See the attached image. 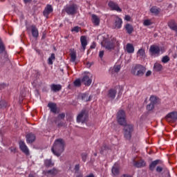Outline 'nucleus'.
Wrapping results in <instances>:
<instances>
[{"mask_svg": "<svg viewBox=\"0 0 177 177\" xmlns=\"http://www.w3.org/2000/svg\"><path fill=\"white\" fill-rule=\"evenodd\" d=\"M117 121L119 125L124 127V136L127 140H131L132 138V132H133V124H127V115L125 111L120 110L117 114Z\"/></svg>", "mask_w": 177, "mask_h": 177, "instance_id": "1", "label": "nucleus"}, {"mask_svg": "<svg viewBox=\"0 0 177 177\" xmlns=\"http://www.w3.org/2000/svg\"><path fill=\"white\" fill-rule=\"evenodd\" d=\"M66 147V142L63 138H58L55 140L54 144L51 148V151L55 156L57 157H60L62 153L64 151V148Z\"/></svg>", "mask_w": 177, "mask_h": 177, "instance_id": "2", "label": "nucleus"}, {"mask_svg": "<svg viewBox=\"0 0 177 177\" xmlns=\"http://www.w3.org/2000/svg\"><path fill=\"white\" fill-rule=\"evenodd\" d=\"M146 73V68L140 64H136L131 68V74L136 77H143Z\"/></svg>", "mask_w": 177, "mask_h": 177, "instance_id": "3", "label": "nucleus"}, {"mask_svg": "<svg viewBox=\"0 0 177 177\" xmlns=\"http://www.w3.org/2000/svg\"><path fill=\"white\" fill-rule=\"evenodd\" d=\"M63 12H66L68 16H74L78 12V6L75 3L68 5L64 8Z\"/></svg>", "mask_w": 177, "mask_h": 177, "instance_id": "4", "label": "nucleus"}, {"mask_svg": "<svg viewBox=\"0 0 177 177\" xmlns=\"http://www.w3.org/2000/svg\"><path fill=\"white\" fill-rule=\"evenodd\" d=\"M116 42H117V39L115 38H113L110 41H109V40L103 41L102 42V45L107 50H113V49H114V48H115Z\"/></svg>", "mask_w": 177, "mask_h": 177, "instance_id": "5", "label": "nucleus"}, {"mask_svg": "<svg viewBox=\"0 0 177 177\" xmlns=\"http://www.w3.org/2000/svg\"><path fill=\"white\" fill-rule=\"evenodd\" d=\"M88 111H86L85 109H83L77 115L76 121L77 122H82V124H84V122H86V121H88Z\"/></svg>", "mask_w": 177, "mask_h": 177, "instance_id": "6", "label": "nucleus"}, {"mask_svg": "<svg viewBox=\"0 0 177 177\" xmlns=\"http://www.w3.org/2000/svg\"><path fill=\"white\" fill-rule=\"evenodd\" d=\"M91 75L89 73H84L82 78V82L85 85V86H91L92 84V79H91Z\"/></svg>", "mask_w": 177, "mask_h": 177, "instance_id": "7", "label": "nucleus"}, {"mask_svg": "<svg viewBox=\"0 0 177 177\" xmlns=\"http://www.w3.org/2000/svg\"><path fill=\"white\" fill-rule=\"evenodd\" d=\"M150 103L147 105V110L148 111H151L154 109V106L157 104V97L151 95L149 98Z\"/></svg>", "mask_w": 177, "mask_h": 177, "instance_id": "8", "label": "nucleus"}, {"mask_svg": "<svg viewBox=\"0 0 177 177\" xmlns=\"http://www.w3.org/2000/svg\"><path fill=\"white\" fill-rule=\"evenodd\" d=\"M108 6H109V8H110L111 10H115L116 12H118L119 13H121V12H122V9H121V8H120V6H118V3H117L113 1H110L108 3Z\"/></svg>", "mask_w": 177, "mask_h": 177, "instance_id": "9", "label": "nucleus"}, {"mask_svg": "<svg viewBox=\"0 0 177 177\" xmlns=\"http://www.w3.org/2000/svg\"><path fill=\"white\" fill-rule=\"evenodd\" d=\"M19 149L22 151V153H24L26 156H30V149H28V147L26 145V142L24 141H19Z\"/></svg>", "mask_w": 177, "mask_h": 177, "instance_id": "10", "label": "nucleus"}, {"mask_svg": "<svg viewBox=\"0 0 177 177\" xmlns=\"http://www.w3.org/2000/svg\"><path fill=\"white\" fill-rule=\"evenodd\" d=\"M121 27H122V19L116 15L114 19L113 28L120 30Z\"/></svg>", "mask_w": 177, "mask_h": 177, "instance_id": "11", "label": "nucleus"}, {"mask_svg": "<svg viewBox=\"0 0 177 177\" xmlns=\"http://www.w3.org/2000/svg\"><path fill=\"white\" fill-rule=\"evenodd\" d=\"M160 51L161 49L160 48V46L157 45H151L149 48V52L152 55H160Z\"/></svg>", "mask_w": 177, "mask_h": 177, "instance_id": "12", "label": "nucleus"}, {"mask_svg": "<svg viewBox=\"0 0 177 177\" xmlns=\"http://www.w3.org/2000/svg\"><path fill=\"white\" fill-rule=\"evenodd\" d=\"M30 29L31 30L32 35L33 38H38L39 37V32L38 31V28L35 25H31L30 26Z\"/></svg>", "mask_w": 177, "mask_h": 177, "instance_id": "13", "label": "nucleus"}, {"mask_svg": "<svg viewBox=\"0 0 177 177\" xmlns=\"http://www.w3.org/2000/svg\"><path fill=\"white\" fill-rule=\"evenodd\" d=\"M165 120L167 121H169V120L174 122L177 121V112L174 111L168 113L165 117Z\"/></svg>", "mask_w": 177, "mask_h": 177, "instance_id": "14", "label": "nucleus"}, {"mask_svg": "<svg viewBox=\"0 0 177 177\" xmlns=\"http://www.w3.org/2000/svg\"><path fill=\"white\" fill-rule=\"evenodd\" d=\"M52 12H53V8L52 7V5L48 4L43 11V15L44 17H48V16H49Z\"/></svg>", "mask_w": 177, "mask_h": 177, "instance_id": "15", "label": "nucleus"}, {"mask_svg": "<svg viewBox=\"0 0 177 177\" xmlns=\"http://www.w3.org/2000/svg\"><path fill=\"white\" fill-rule=\"evenodd\" d=\"M133 165L136 168H143L146 165V161L143 160H133Z\"/></svg>", "mask_w": 177, "mask_h": 177, "instance_id": "16", "label": "nucleus"}, {"mask_svg": "<svg viewBox=\"0 0 177 177\" xmlns=\"http://www.w3.org/2000/svg\"><path fill=\"white\" fill-rule=\"evenodd\" d=\"M80 43L82 45V49L83 51H85L86 49V46L88 45V40H86V36H81L80 37Z\"/></svg>", "mask_w": 177, "mask_h": 177, "instance_id": "17", "label": "nucleus"}, {"mask_svg": "<svg viewBox=\"0 0 177 177\" xmlns=\"http://www.w3.org/2000/svg\"><path fill=\"white\" fill-rule=\"evenodd\" d=\"M91 21L94 26H100V18L95 14L91 15Z\"/></svg>", "mask_w": 177, "mask_h": 177, "instance_id": "18", "label": "nucleus"}, {"mask_svg": "<svg viewBox=\"0 0 177 177\" xmlns=\"http://www.w3.org/2000/svg\"><path fill=\"white\" fill-rule=\"evenodd\" d=\"M137 57L139 59H146V50L145 48H141L137 52Z\"/></svg>", "mask_w": 177, "mask_h": 177, "instance_id": "19", "label": "nucleus"}, {"mask_svg": "<svg viewBox=\"0 0 177 177\" xmlns=\"http://www.w3.org/2000/svg\"><path fill=\"white\" fill-rule=\"evenodd\" d=\"M116 95H117V90L111 88L108 91L107 96L108 97H109V99H111L112 100H113V99H115Z\"/></svg>", "mask_w": 177, "mask_h": 177, "instance_id": "20", "label": "nucleus"}, {"mask_svg": "<svg viewBox=\"0 0 177 177\" xmlns=\"http://www.w3.org/2000/svg\"><path fill=\"white\" fill-rule=\"evenodd\" d=\"M80 97L83 102H91L92 96L89 95L88 93H82L80 95Z\"/></svg>", "mask_w": 177, "mask_h": 177, "instance_id": "21", "label": "nucleus"}, {"mask_svg": "<svg viewBox=\"0 0 177 177\" xmlns=\"http://www.w3.org/2000/svg\"><path fill=\"white\" fill-rule=\"evenodd\" d=\"M26 142L27 143H33V142H35V135L32 133L27 134Z\"/></svg>", "mask_w": 177, "mask_h": 177, "instance_id": "22", "label": "nucleus"}, {"mask_svg": "<svg viewBox=\"0 0 177 177\" xmlns=\"http://www.w3.org/2000/svg\"><path fill=\"white\" fill-rule=\"evenodd\" d=\"M70 57L71 63H75V60H77V51L74 49L71 50Z\"/></svg>", "mask_w": 177, "mask_h": 177, "instance_id": "23", "label": "nucleus"}, {"mask_svg": "<svg viewBox=\"0 0 177 177\" xmlns=\"http://www.w3.org/2000/svg\"><path fill=\"white\" fill-rule=\"evenodd\" d=\"M50 90L53 92H60V91H62V86L61 84H53L50 85Z\"/></svg>", "mask_w": 177, "mask_h": 177, "instance_id": "24", "label": "nucleus"}, {"mask_svg": "<svg viewBox=\"0 0 177 177\" xmlns=\"http://www.w3.org/2000/svg\"><path fill=\"white\" fill-rule=\"evenodd\" d=\"M111 172L113 177L118 176L120 175V168L116 165H114V166L111 169Z\"/></svg>", "mask_w": 177, "mask_h": 177, "instance_id": "25", "label": "nucleus"}, {"mask_svg": "<svg viewBox=\"0 0 177 177\" xmlns=\"http://www.w3.org/2000/svg\"><path fill=\"white\" fill-rule=\"evenodd\" d=\"M151 13H153L155 16H158L160 15V12H161V9L157 6H152L150 9Z\"/></svg>", "mask_w": 177, "mask_h": 177, "instance_id": "26", "label": "nucleus"}, {"mask_svg": "<svg viewBox=\"0 0 177 177\" xmlns=\"http://www.w3.org/2000/svg\"><path fill=\"white\" fill-rule=\"evenodd\" d=\"M126 50H127V53H134L135 47H133V45L132 44L128 43L126 45Z\"/></svg>", "mask_w": 177, "mask_h": 177, "instance_id": "27", "label": "nucleus"}, {"mask_svg": "<svg viewBox=\"0 0 177 177\" xmlns=\"http://www.w3.org/2000/svg\"><path fill=\"white\" fill-rule=\"evenodd\" d=\"M48 107H49L52 113H56L57 111V106L55 103L49 102L48 104Z\"/></svg>", "mask_w": 177, "mask_h": 177, "instance_id": "28", "label": "nucleus"}, {"mask_svg": "<svg viewBox=\"0 0 177 177\" xmlns=\"http://www.w3.org/2000/svg\"><path fill=\"white\" fill-rule=\"evenodd\" d=\"M160 163V160H156L152 161L149 165V170L154 171L156 167Z\"/></svg>", "mask_w": 177, "mask_h": 177, "instance_id": "29", "label": "nucleus"}, {"mask_svg": "<svg viewBox=\"0 0 177 177\" xmlns=\"http://www.w3.org/2000/svg\"><path fill=\"white\" fill-rule=\"evenodd\" d=\"M124 28L127 34L131 35L132 32H133V26H132V25L130 24H127L124 26Z\"/></svg>", "mask_w": 177, "mask_h": 177, "instance_id": "30", "label": "nucleus"}, {"mask_svg": "<svg viewBox=\"0 0 177 177\" xmlns=\"http://www.w3.org/2000/svg\"><path fill=\"white\" fill-rule=\"evenodd\" d=\"M57 121H59V118H52L51 119L48 120V125H50V127H54L55 124H57Z\"/></svg>", "mask_w": 177, "mask_h": 177, "instance_id": "31", "label": "nucleus"}, {"mask_svg": "<svg viewBox=\"0 0 177 177\" xmlns=\"http://www.w3.org/2000/svg\"><path fill=\"white\" fill-rule=\"evenodd\" d=\"M56 59V57L55 53H52L51 55L48 59V64L52 65L53 64V60Z\"/></svg>", "mask_w": 177, "mask_h": 177, "instance_id": "32", "label": "nucleus"}, {"mask_svg": "<svg viewBox=\"0 0 177 177\" xmlns=\"http://www.w3.org/2000/svg\"><path fill=\"white\" fill-rule=\"evenodd\" d=\"M6 50V48L5 47V44H3V41L0 38V54L3 53Z\"/></svg>", "mask_w": 177, "mask_h": 177, "instance_id": "33", "label": "nucleus"}, {"mask_svg": "<svg viewBox=\"0 0 177 177\" xmlns=\"http://www.w3.org/2000/svg\"><path fill=\"white\" fill-rule=\"evenodd\" d=\"M153 68L156 71H161L162 70V65L159 63H155L153 66Z\"/></svg>", "mask_w": 177, "mask_h": 177, "instance_id": "34", "label": "nucleus"}, {"mask_svg": "<svg viewBox=\"0 0 177 177\" xmlns=\"http://www.w3.org/2000/svg\"><path fill=\"white\" fill-rule=\"evenodd\" d=\"M44 165L45 167H47V168H49V167H53V165H55V164L53 162H52L51 160H46L44 161Z\"/></svg>", "mask_w": 177, "mask_h": 177, "instance_id": "35", "label": "nucleus"}, {"mask_svg": "<svg viewBox=\"0 0 177 177\" xmlns=\"http://www.w3.org/2000/svg\"><path fill=\"white\" fill-rule=\"evenodd\" d=\"M169 60H171V58H169V57L168 55H165L162 57L161 62L164 64H167V63H168L169 62Z\"/></svg>", "mask_w": 177, "mask_h": 177, "instance_id": "36", "label": "nucleus"}, {"mask_svg": "<svg viewBox=\"0 0 177 177\" xmlns=\"http://www.w3.org/2000/svg\"><path fill=\"white\" fill-rule=\"evenodd\" d=\"M109 150V147L107 145H104L100 149V154H104V151Z\"/></svg>", "mask_w": 177, "mask_h": 177, "instance_id": "37", "label": "nucleus"}, {"mask_svg": "<svg viewBox=\"0 0 177 177\" xmlns=\"http://www.w3.org/2000/svg\"><path fill=\"white\" fill-rule=\"evenodd\" d=\"M82 82V80L81 79H76L75 81H74V85L75 86H81V84Z\"/></svg>", "mask_w": 177, "mask_h": 177, "instance_id": "38", "label": "nucleus"}, {"mask_svg": "<svg viewBox=\"0 0 177 177\" xmlns=\"http://www.w3.org/2000/svg\"><path fill=\"white\" fill-rule=\"evenodd\" d=\"M46 173L50 175H56V174H57V170L55 168H53V169L47 171Z\"/></svg>", "mask_w": 177, "mask_h": 177, "instance_id": "39", "label": "nucleus"}, {"mask_svg": "<svg viewBox=\"0 0 177 177\" xmlns=\"http://www.w3.org/2000/svg\"><path fill=\"white\" fill-rule=\"evenodd\" d=\"M82 156V160L83 162H86V158H88V153L84 152L81 154Z\"/></svg>", "mask_w": 177, "mask_h": 177, "instance_id": "40", "label": "nucleus"}, {"mask_svg": "<svg viewBox=\"0 0 177 177\" xmlns=\"http://www.w3.org/2000/svg\"><path fill=\"white\" fill-rule=\"evenodd\" d=\"M120 70H121V66L120 65L115 66L113 68V71H114V73H120Z\"/></svg>", "mask_w": 177, "mask_h": 177, "instance_id": "41", "label": "nucleus"}, {"mask_svg": "<svg viewBox=\"0 0 177 177\" xmlns=\"http://www.w3.org/2000/svg\"><path fill=\"white\" fill-rule=\"evenodd\" d=\"M144 26H151L152 23L150 19H146L143 22Z\"/></svg>", "mask_w": 177, "mask_h": 177, "instance_id": "42", "label": "nucleus"}, {"mask_svg": "<svg viewBox=\"0 0 177 177\" xmlns=\"http://www.w3.org/2000/svg\"><path fill=\"white\" fill-rule=\"evenodd\" d=\"M0 106H1V107H8V102L6 101L1 100L0 102Z\"/></svg>", "mask_w": 177, "mask_h": 177, "instance_id": "43", "label": "nucleus"}, {"mask_svg": "<svg viewBox=\"0 0 177 177\" xmlns=\"http://www.w3.org/2000/svg\"><path fill=\"white\" fill-rule=\"evenodd\" d=\"M80 164L75 165L74 170L75 174H78V172H80Z\"/></svg>", "mask_w": 177, "mask_h": 177, "instance_id": "44", "label": "nucleus"}, {"mask_svg": "<svg viewBox=\"0 0 177 177\" xmlns=\"http://www.w3.org/2000/svg\"><path fill=\"white\" fill-rule=\"evenodd\" d=\"M80 27L79 26H75L71 31L75 32H80Z\"/></svg>", "mask_w": 177, "mask_h": 177, "instance_id": "45", "label": "nucleus"}, {"mask_svg": "<svg viewBox=\"0 0 177 177\" xmlns=\"http://www.w3.org/2000/svg\"><path fill=\"white\" fill-rule=\"evenodd\" d=\"M163 169H164L162 168V167L157 166V167H156V172H158L160 174V173L162 172Z\"/></svg>", "mask_w": 177, "mask_h": 177, "instance_id": "46", "label": "nucleus"}, {"mask_svg": "<svg viewBox=\"0 0 177 177\" xmlns=\"http://www.w3.org/2000/svg\"><path fill=\"white\" fill-rule=\"evenodd\" d=\"M6 88V84L1 83L0 84V91H2V89H5Z\"/></svg>", "mask_w": 177, "mask_h": 177, "instance_id": "47", "label": "nucleus"}, {"mask_svg": "<svg viewBox=\"0 0 177 177\" xmlns=\"http://www.w3.org/2000/svg\"><path fill=\"white\" fill-rule=\"evenodd\" d=\"M103 56H104V51L100 50L99 53V57H100V59H102L103 57Z\"/></svg>", "mask_w": 177, "mask_h": 177, "instance_id": "48", "label": "nucleus"}, {"mask_svg": "<svg viewBox=\"0 0 177 177\" xmlns=\"http://www.w3.org/2000/svg\"><path fill=\"white\" fill-rule=\"evenodd\" d=\"M59 118H61V120H64V118L66 117V114L64 113H60L59 115H58Z\"/></svg>", "mask_w": 177, "mask_h": 177, "instance_id": "49", "label": "nucleus"}, {"mask_svg": "<svg viewBox=\"0 0 177 177\" xmlns=\"http://www.w3.org/2000/svg\"><path fill=\"white\" fill-rule=\"evenodd\" d=\"M124 20H126L127 21H131V16L125 15Z\"/></svg>", "mask_w": 177, "mask_h": 177, "instance_id": "50", "label": "nucleus"}, {"mask_svg": "<svg viewBox=\"0 0 177 177\" xmlns=\"http://www.w3.org/2000/svg\"><path fill=\"white\" fill-rule=\"evenodd\" d=\"M91 49H95L96 48V43L93 42L90 46Z\"/></svg>", "mask_w": 177, "mask_h": 177, "instance_id": "51", "label": "nucleus"}, {"mask_svg": "<svg viewBox=\"0 0 177 177\" xmlns=\"http://www.w3.org/2000/svg\"><path fill=\"white\" fill-rule=\"evenodd\" d=\"M146 77H150V75H151V71H148L147 73H146Z\"/></svg>", "mask_w": 177, "mask_h": 177, "instance_id": "52", "label": "nucleus"}, {"mask_svg": "<svg viewBox=\"0 0 177 177\" xmlns=\"http://www.w3.org/2000/svg\"><path fill=\"white\" fill-rule=\"evenodd\" d=\"M63 126V122H59L58 124H57V127L58 128H60Z\"/></svg>", "mask_w": 177, "mask_h": 177, "instance_id": "53", "label": "nucleus"}, {"mask_svg": "<svg viewBox=\"0 0 177 177\" xmlns=\"http://www.w3.org/2000/svg\"><path fill=\"white\" fill-rule=\"evenodd\" d=\"M122 177H132V176L129 174H123Z\"/></svg>", "mask_w": 177, "mask_h": 177, "instance_id": "54", "label": "nucleus"}, {"mask_svg": "<svg viewBox=\"0 0 177 177\" xmlns=\"http://www.w3.org/2000/svg\"><path fill=\"white\" fill-rule=\"evenodd\" d=\"M76 177H84V174H77V176H76Z\"/></svg>", "mask_w": 177, "mask_h": 177, "instance_id": "55", "label": "nucleus"}, {"mask_svg": "<svg viewBox=\"0 0 177 177\" xmlns=\"http://www.w3.org/2000/svg\"><path fill=\"white\" fill-rule=\"evenodd\" d=\"M24 3H28V2H31V0H24Z\"/></svg>", "mask_w": 177, "mask_h": 177, "instance_id": "56", "label": "nucleus"}, {"mask_svg": "<svg viewBox=\"0 0 177 177\" xmlns=\"http://www.w3.org/2000/svg\"><path fill=\"white\" fill-rule=\"evenodd\" d=\"M37 53L39 55H41V50H36Z\"/></svg>", "mask_w": 177, "mask_h": 177, "instance_id": "57", "label": "nucleus"}, {"mask_svg": "<svg viewBox=\"0 0 177 177\" xmlns=\"http://www.w3.org/2000/svg\"><path fill=\"white\" fill-rule=\"evenodd\" d=\"M94 156H95V157H97V153H95Z\"/></svg>", "mask_w": 177, "mask_h": 177, "instance_id": "58", "label": "nucleus"}, {"mask_svg": "<svg viewBox=\"0 0 177 177\" xmlns=\"http://www.w3.org/2000/svg\"><path fill=\"white\" fill-rule=\"evenodd\" d=\"M29 177H35V176H34V175H32V174H30V175H29Z\"/></svg>", "mask_w": 177, "mask_h": 177, "instance_id": "59", "label": "nucleus"}, {"mask_svg": "<svg viewBox=\"0 0 177 177\" xmlns=\"http://www.w3.org/2000/svg\"><path fill=\"white\" fill-rule=\"evenodd\" d=\"M44 36H42L41 39H44Z\"/></svg>", "mask_w": 177, "mask_h": 177, "instance_id": "60", "label": "nucleus"}]
</instances>
